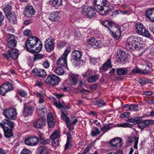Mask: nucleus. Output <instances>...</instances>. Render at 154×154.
<instances>
[{
	"label": "nucleus",
	"instance_id": "1",
	"mask_svg": "<svg viewBox=\"0 0 154 154\" xmlns=\"http://www.w3.org/2000/svg\"><path fill=\"white\" fill-rule=\"evenodd\" d=\"M107 2V0H94V8L91 7L87 8H84L82 13L85 17L89 18H92L95 16L96 11L102 15H106L109 10L107 9H105L103 6L106 5Z\"/></svg>",
	"mask_w": 154,
	"mask_h": 154
},
{
	"label": "nucleus",
	"instance_id": "2",
	"mask_svg": "<svg viewBox=\"0 0 154 154\" xmlns=\"http://www.w3.org/2000/svg\"><path fill=\"white\" fill-rule=\"evenodd\" d=\"M26 50L34 53L39 52L42 47V45L40 39L35 36L29 37L25 44Z\"/></svg>",
	"mask_w": 154,
	"mask_h": 154
},
{
	"label": "nucleus",
	"instance_id": "3",
	"mask_svg": "<svg viewBox=\"0 0 154 154\" xmlns=\"http://www.w3.org/2000/svg\"><path fill=\"white\" fill-rule=\"evenodd\" d=\"M143 41L141 38L137 36H131L127 39L126 48L128 49L133 50H138L142 48Z\"/></svg>",
	"mask_w": 154,
	"mask_h": 154
},
{
	"label": "nucleus",
	"instance_id": "4",
	"mask_svg": "<svg viewBox=\"0 0 154 154\" xmlns=\"http://www.w3.org/2000/svg\"><path fill=\"white\" fill-rule=\"evenodd\" d=\"M14 125L13 122L9 119H4L0 123V126L4 130L5 137L8 138L13 136L12 130Z\"/></svg>",
	"mask_w": 154,
	"mask_h": 154
},
{
	"label": "nucleus",
	"instance_id": "5",
	"mask_svg": "<svg viewBox=\"0 0 154 154\" xmlns=\"http://www.w3.org/2000/svg\"><path fill=\"white\" fill-rule=\"evenodd\" d=\"M60 82V78L54 74L48 75L45 81L46 84L51 86H54L58 85Z\"/></svg>",
	"mask_w": 154,
	"mask_h": 154
},
{
	"label": "nucleus",
	"instance_id": "6",
	"mask_svg": "<svg viewBox=\"0 0 154 154\" xmlns=\"http://www.w3.org/2000/svg\"><path fill=\"white\" fill-rule=\"evenodd\" d=\"M136 31L139 35L146 37L150 36L148 30L146 29L144 25L139 22L137 23L135 25Z\"/></svg>",
	"mask_w": 154,
	"mask_h": 154
},
{
	"label": "nucleus",
	"instance_id": "7",
	"mask_svg": "<svg viewBox=\"0 0 154 154\" xmlns=\"http://www.w3.org/2000/svg\"><path fill=\"white\" fill-rule=\"evenodd\" d=\"M19 51L16 48H10L7 51V54L4 53L3 55L4 58L8 59L9 57L13 60H16L18 58L19 56Z\"/></svg>",
	"mask_w": 154,
	"mask_h": 154
},
{
	"label": "nucleus",
	"instance_id": "8",
	"mask_svg": "<svg viewBox=\"0 0 154 154\" xmlns=\"http://www.w3.org/2000/svg\"><path fill=\"white\" fill-rule=\"evenodd\" d=\"M34 107L32 105V103H25L23 107V115L25 117H27L32 115Z\"/></svg>",
	"mask_w": 154,
	"mask_h": 154
},
{
	"label": "nucleus",
	"instance_id": "9",
	"mask_svg": "<svg viewBox=\"0 0 154 154\" xmlns=\"http://www.w3.org/2000/svg\"><path fill=\"white\" fill-rule=\"evenodd\" d=\"M3 114L5 116L8 118L7 119L10 120V119H14L17 115L16 109L13 108L6 109L4 110Z\"/></svg>",
	"mask_w": 154,
	"mask_h": 154
},
{
	"label": "nucleus",
	"instance_id": "10",
	"mask_svg": "<svg viewBox=\"0 0 154 154\" xmlns=\"http://www.w3.org/2000/svg\"><path fill=\"white\" fill-rule=\"evenodd\" d=\"M55 43L53 38L48 39L45 42V48L48 52H50L54 50Z\"/></svg>",
	"mask_w": 154,
	"mask_h": 154
},
{
	"label": "nucleus",
	"instance_id": "11",
	"mask_svg": "<svg viewBox=\"0 0 154 154\" xmlns=\"http://www.w3.org/2000/svg\"><path fill=\"white\" fill-rule=\"evenodd\" d=\"M87 43L94 48H99L102 46L101 41L100 40H97L94 37H91L87 41Z\"/></svg>",
	"mask_w": 154,
	"mask_h": 154
},
{
	"label": "nucleus",
	"instance_id": "12",
	"mask_svg": "<svg viewBox=\"0 0 154 154\" xmlns=\"http://www.w3.org/2000/svg\"><path fill=\"white\" fill-rule=\"evenodd\" d=\"M140 121H141L139 124H138L137 125L139 128L141 129L145 128L152 125L154 124V120H142V119H141Z\"/></svg>",
	"mask_w": 154,
	"mask_h": 154
},
{
	"label": "nucleus",
	"instance_id": "13",
	"mask_svg": "<svg viewBox=\"0 0 154 154\" xmlns=\"http://www.w3.org/2000/svg\"><path fill=\"white\" fill-rule=\"evenodd\" d=\"M39 141L38 138L36 137H30L25 139L26 144L30 146L36 145Z\"/></svg>",
	"mask_w": 154,
	"mask_h": 154
},
{
	"label": "nucleus",
	"instance_id": "14",
	"mask_svg": "<svg viewBox=\"0 0 154 154\" xmlns=\"http://www.w3.org/2000/svg\"><path fill=\"white\" fill-rule=\"evenodd\" d=\"M60 137V132L58 131H55L52 134L51 136V138L52 140V145H54V144L56 145H59Z\"/></svg>",
	"mask_w": 154,
	"mask_h": 154
},
{
	"label": "nucleus",
	"instance_id": "15",
	"mask_svg": "<svg viewBox=\"0 0 154 154\" xmlns=\"http://www.w3.org/2000/svg\"><path fill=\"white\" fill-rule=\"evenodd\" d=\"M122 140L121 138L116 137L110 141L109 143L111 146L119 148L122 145Z\"/></svg>",
	"mask_w": 154,
	"mask_h": 154
},
{
	"label": "nucleus",
	"instance_id": "16",
	"mask_svg": "<svg viewBox=\"0 0 154 154\" xmlns=\"http://www.w3.org/2000/svg\"><path fill=\"white\" fill-rule=\"evenodd\" d=\"M119 56L118 58L117 61L119 62L122 64H124L126 62L128 59V56L123 51V50H120L119 53Z\"/></svg>",
	"mask_w": 154,
	"mask_h": 154
},
{
	"label": "nucleus",
	"instance_id": "17",
	"mask_svg": "<svg viewBox=\"0 0 154 154\" xmlns=\"http://www.w3.org/2000/svg\"><path fill=\"white\" fill-rule=\"evenodd\" d=\"M35 12V11L32 6H27L25 9L24 14L25 16L30 17L34 14Z\"/></svg>",
	"mask_w": 154,
	"mask_h": 154
},
{
	"label": "nucleus",
	"instance_id": "18",
	"mask_svg": "<svg viewBox=\"0 0 154 154\" xmlns=\"http://www.w3.org/2000/svg\"><path fill=\"white\" fill-rule=\"evenodd\" d=\"M61 16V14L58 11H53L49 15V19L53 21H57L59 20Z\"/></svg>",
	"mask_w": 154,
	"mask_h": 154
},
{
	"label": "nucleus",
	"instance_id": "19",
	"mask_svg": "<svg viewBox=\"0 0 154 154\" xmlns=\"http://www.w3.org/2000/svg\"><path fill=\"white\" fill-rule=\"evenodd\" d=\"M45 118H41L35 121L33 123V125L37 129H41L45 125Z\"/></svg>",
	"mask_w": 154,
	"mask_h": 154
},
{
	"label": "nucleus",
	"instance_id": "20",
	"mask_svg": "<svg viewBox=\"0 0 154 154\" xmlns=\"http://www.w3.org/2000/svg\"><path fill=\"white\" fill-rule=\"evenodd\" d=\"M56 64L57 66L67 67V59L61 57L57 60Z\"/></svg>",
	"mask_w": 154,
	"mask_h": 154
},
{
	"label": "nucleus",
	"instance_id": "21",
	"mask_svg": "<svg viewBox=\"0 0 154 154\" xmlns=\"http://www.w3.org/2000/svg\"><path fill=\"white\" fill-rule=\"evenodd\" d=\"M82 52L80 51L75 50L72 54V59L78 62L80 60Z\"/></svg>",
	"mask_w": 154,
	"mask_h": 154
},
{
	"label": "nucleus",
	"instance_id": "22",
	"mask_svg": "<svg viewBox=\"0 0 154 154\" xmlns=\"http://www.w3.org/2000/svg\"><path fill=\"white\" fill-rule=\"evenodd\" d=\"M112 35L116 40L119 39L121 36V31L120 29H117L116 26H114L112 31Z\"/></svg>",
	"mask_w": 154,
	"mask_h": 154
},
{
	"label": "nucleus",
	"instance_id": "23",
	"mask_svg": "<svg viewBox=\"0 0 154 154\" xmlns=\"http://www.w3.org/2000/svg\"><path fill=\"white\" fill-rule=\"evenodd\" d=\"M145 15L146 17L152 22L154 21V8H150L145 12Z\"/></svg>",
	"mask_w": 154,
	"mask_h": 154
},
{
	"label": "nucleus",
	"instance_id": "24",
	"mask_svg": "<svg viewBox=\"0 0 154 154\" xmlns=\"http://www.w3.org/2000/svg\"><path fill=\"white\" fill-rule=\"evenodd\" d=\"M102 24L105 27L108 28L110 31H112L114 26H115L112 21L108 20H106L102 22Z\"/></svg>",
	"mask_w": 154,
	"mask_h": 154
},
{
	"label": "nucleus",
	"instance_id": "25",
	"mask_svg": "<svg viewBox=\"0 0 154 154\" xmlns=\"http://www.w3.org/2000/svg\"><path fill=\"white\" fill-rule=\"evenodd\" d=\"M139 137H137L135 136L130 137L128 138V143H130L134 141V147L135 149H137V144L138 142Z\"/></svg>",
	"mask_w": 154,
	"mask_h": 154
},
{
	"label": "nucleus",
	"instance_id": "26",
	"mask_svg": "<svg viewBox=\"0 0 154 154\" xmlns=\"http://www.w3.org/2000/svg\"><path fill=\"white\" fill-rule=\"evenodd\" d=\"M128 70L127 68H120L116 69V73L118 75H127Z\"/></svg>",
	"mask_w": 154,
	"mask_h": 154
},
{
	"label": "nucleus",
	"instance_id": "27",
	"mask_svg": "<svg viewBox=\"0 0 154 154\" xmlns=\"http://www.w3.org/2000/svg\"><path fill=\"white\" fill-rule=\"evenodd\" d=\"M39 109H37V112L39 116L41 118H44V116L45 115L46 112V109L45 106L42 105V107L41 105L39 106Z\"/></svg>",
	"mask_w": 154,
	"mask_h": 154
},
{
	"label": "nucleus",
	"instance_id": "28",
	"mask_svg": "<svg viewBox=\"0 0 154 154\" xmlns=\"http://www.w3.org/2000/svg\"><path fill=\"white\" fill-rule=\"evenodd\" d=\"M9 21L12 24L15 23L17 22V17L15 14L14 13H11L7 16Z\"/></svg>",
	"mask_w": 154,
	"mask_h": 154
},
{
	"label": "nucleus",
	"instance_id": "29",
	"mask_svg": "<svg viewBox=\"0 0 154 154\" xmlns=\"http://www.w3.org/2000/svg\"><path fill=\"white\" fill-rule=\"evenodd\" d=\"M12 8L11 6L8 5H5L3 8V10L6 17L12 13Z\"/></svg>",
	"mask_w": 154,
	"mask_h": 154
},
{
	"label": "nucleus",
	"instance_id": "30",
	"mask_svg": "<svg viewBox=\"0 0 154 154\" xmlns=\"http://www.w3.org/2000/svg\"><path fill=\"white\" fill-rule=\"evenodd\" d=\"M36 75L39 77L43 78L46 76L47 73L45 70L43 69H38L35 72Z\"/></svg>",
	"mask_w": 154,
	"mask_h": 154
},
{
	"label": "nucleus",
	"instance_id": "31",
	"mask_svg": "<svg viewBox=\"0 0 154 154\" xmlns=\"http://www.w3.org/2000/svg\"><path fill=\"white\" fill-rule=\"evenodd\" d=\"M6 37L7 38V42L17 41L14 35L10 33H7Z\"/></svg>",
	"mask_w": 154,
	"mask_h": 154
},
{
	"label": "nucleus",
	"instance_id": "32",
	"mask_svg": "<svg viewBox=\"0 0 154 154\" xmlns=\"http://www.w3.org/2000/svg\"><path fill=\"white\" fill-rule=\"evenodd\" d=\"M112 65L111 60L109 59L102 66V69L103 70H106L109 68H111Z\"/></svg>",
	"mask_w": 154,
	"mask_h": 154
},
{
	"label": "nucleus",
	"instance_id": "33",
	"mask_svg": "<svg viewBox=\"0 0 154 154\" xmlns=\"http://www.w3.org/2000/svg\"><path fill=\"white\" fill-rule=\"evenodd\" d=\"M98 79V76L97 75H91L88 78L87 81L89 83H92L96 82Z\"/></svg>",
	"mask_w": 154,
	"mask_h": 154
},
{
	"label": "nucleus",
	"instance_id": "34",
	"mask_svg": "<svg viewBox=\"0 0 154 154\" xmlns=\"http://www.w3.org/2000/svg\"><path fill=\"white\" fill-rule=\"evenodd\" d=\"M50 3L55 7L62 5L63 2L62 0H50Z\"/></svg>",
	"mask_w": 154,
	"mask_h": 154
},
{
	"label": "nucleus",
	"instance_id": "35",
	"mask_svg": "<svg viewBox=\"0 0 154 154\" xmlns=\"http://www.w3.org/2000/svg\"><path fill=\"white\" fill-rule=\"evenodd\" d=\"M64 68V67H63L57 66L55 70L56 73L59 75H63L65 72Z\"/></svg>",
	"mask_w": 154,
	"mask_h": 154
},
{
	"label": "nucleus",
	"instance_id": "36",
	"mask_svg": "<svg viewBox=\"0 0 154 154\" xmlns=\"http://www.w3.org/2000/svg\"><path fill=\"white\" fill-rule=\"evenodd\" d=\"M37 154H48L47 149L44 146H40L39 149V152Z\"/></svg>",
	"mask_w": 154,
	"mask_h": 154
},
{
	"label": "nucleus",
	"instance_id": "37",
	"mask_svg": "<svg viewBox=\"0 0 154 154\" xmlns=\"http://www.w3.org/2000/svg\"><path fill=\"white\" fill-rule=\"evenodd\" d=\"M3 85L8 92L12 91L13 90L12 85L9 82L5 83Z\"/></svg>",
	"mask_w": 154,
	"mask_h": 154
},
{
	"label": "nucleus",
	"instance_id": "38",
	"mask_svg": "<svg viewBox=\"0 0 154 154\" xmlns=\"http://www.w3.org/2000/svg\"><path fill=\"white\" fill-rule=\"evenodd\" d=\"M93 75V72L92 70H88L87 72L82 74L83 77L85 79H87L88 78Z\"/></svg>",
	"mask_w": 154,
	"mask_h": 154
},
{
	"label": "nucleus",
	"instance_id": "39",
	"mask_svg": "<svg viewBox=\"0 0 154 154\" xmlns=\"http://www.w3.org/2000/svg\"><path fill=\"white\" fill-rule=\"evenodd\" d=\"M96 104L100 107L105 106L106 103L103 100H97L96 102Z\"/></svg>",
	"mask_w": 154,
	"mask_h": 154
},
{
	"label": "nucleus",
	"instance_id": "40",
	"mask_svg": "<svg viewBox=\"0 0 154 154\" xmlns=\"http://www.w3.org/2000/svg\"><path fill=\"white\" fill-rule=\"evenodd\" d=\"M8 91L2 85L0 87V94L2 96H5L6 93L8 92Z\"/></svg>",
	"mask_w": 154,
	"mask_h": 154
},
{
	"label": "nucleus",
	"instance_id": "41",
	"mask_svg": "<svg viewBox=\"0 0 154 154\" xmlns=\"http://www.w3.org/2000/svg\"><path fill=\"white\" fill-rule=\"evenodd\" d=\"M100 133V131H99L97 128L95 127L94 131H92L91 132V135L93 137L97 136Z\"/></svg>",
	"mask_w": 154,
	"mask_h": 154
},
{
	"label": "nucleus",
	"instance_id": "42",
	"mask_svg": "<svg viewBox=\"0 0 154 154\" xmlns=\"http://www.w3.org/2000/svg\"><path fill=\"white\" fill-rule=\"evenodd\" d=\"M138 110V106L137 105L132 104L129 106L128 110L133 111H137Z\"/></svg>",
	"mask_w": 154,
	"mask_h": 154
},
{
	"label": "nucleus",
	"instance_id": "43",
	"mask_svg": "<svg viewBox=\"0 0 154 154\" xmlns=\"http://www.w3.org/2000/svg\"><path fill=\"white\" fill-rule=\"evenodd\" d=\"M70 80L71 82L73 85H76L78 83V80L76 78L73 76H71L70 78Z\"/></svg>",
	"mask_w": 154,
	"mask_h": 154
},
{
	"label": "nucleus",
	"instance_id": "44",
	"mask_svg": "<svg viewBox=\"0 0 154 154\" xmlns=\"http://www.w3.org/2000/svg\"><path fill=\"white\" fill-rule=\"evenodd\" d=\"M109 125H104L101 128V130L103 131V133H106L107 131L111 129Z\"/></svg>",
	"mask_w": 154,
	"mask_h": 154
},
{
	"label": "nucleus",
	"instance_id": "45",
	"mask_svg": "<svg viewBox=\"0 0 154 154\" xmlns=\"http://www.w3.org/2000/svg\"><path fill=\"white\" fill-rule=\"evenodd\" d=\"M8 45L10 48H14L17 45V41L8 42Z\"/></svg>",
	"mask_w": 154,
	"mask_h": 154
},
{
	"label": "nucleus",
	"instance_id": "46",
	"mask_svg": "<svg viewBox=\"0 0 154 154\" xmlns=\"http://www.w3.org/2000/svg\"><path fill=\"white\" fill-rule=\"evenodd\" d=\"M43 55L41 54H34L33 61H35L37 60H38L42 58Z\"/></svg>",
	"mask_w": 154,
	"mask_h": 154
},
{
	"label": "nucleus",
	"instance_id": "47",
	"mask_svg": "<svg viewBox=\"0 0 154 154\" xmlns=\"http://www.w3.org/2000/svg\"><path fill=\"white\" fill-rule=\"evenodd\" d=\"M43 66L45 68H48L50 66V63L48 60L44 61L42 63Z\"/></svg>",
	"mask_w": 154,
	"mask_h": 154
},
{
	"label": "nucleus",
	"instance_id": "48",
	"mask_svg": "<svg viewBox=\"0 0 154 154\" xmlns=\"http://www.w3.org/2000/svg\"><path fill=\"white\" fill-rule=\"evenodd\" d=\"M20 154H32V153L29 149L24 148L21 152Z\"/></svg>",
	"mask_w": 154,
	"mask_h": 154
},
{
	"label": "nucleus",
	"instance_id": "49",
	"mask_svg": "<svg viewBox=\"0 0 154 154\" xmlns=\"http://www.w3.org/2000/svg\"><path fill=\"white\" fill-rule=\"evenodd\" d=\"M140 69L137 67L136 66L132 70V73L133 74H136L137 73H140Z\"/></svg>",
	"mask_w": 154,
	"mask_h": 154
},
{
	"label": "nucleus",
	"instance_id": "50",
	"mask_svg": "<svg viewBox=\"0 0 154 154\" xmlns=\"http://www.w3.org/2000/svg\"><path fill=\"white\" fill-rule=\"evenodd\" d=\"M18 93L21 96L23 97H25L27 95V93L23 90H20L18 91Z\"/></svg>",
	"mask_w": 154,
	"mask_h": 154
},
{
	"label": "nucleus",
	"instance_id": "51",
	"mask_svg": "<svg viewBox=\"0 0 154 154\" xmlns=\"http://www.w3.org/2000/svg\"><path fill=\"white\" fill-rule=\"evenodd\" d=\"M70 51V48H68L67 49H66L65 51V52L63 55V56H62L63 57L66 59H67V55L69 53Z\"/></svg>",
	"mask_w": 154,
	"mask_h": 154
},
{
	"label": "nucleus",
	"instance_id": "52",
	"mask_svg": "<svg viewBox=\"0 0 154 154\" xmlns=\"http://www.w3.org/2000/svg\"><path fill=\"white\" fill-rule=\"evenodd\" d=\"M54 119L52 114H49L47 117V122H50L51 121H54Z\"/></svg>",
	"mask_w": 154,
	"mask_h": 154
},
{
	"label": "nucleus",
	"instance_id": "53",
	"mask_svg": "<svg viewBox=\"0 0 154 154\" xmlns=\"http://www.w3.org/2000/svg\"><path fill=\"white\" fill-rule=\"evenodd\" d=\"M130 117V114L128 112H124L120 116V117L121 118H123L124 117L128 118Z\"/></svg>",
	"mask_w": 154,
	"mask_h": 154
},
{
	"label": "nucleus",
	"instance_id": "54",
	"mask_svg": "<svg viewBox=\"0 0 154 154\" xmlns=\"http://www.w3.org/2000/svg\"><path fill=\"white\" fill-rule=\"evenodd\" d=\"M23 34L25 36H30L32 35V32L29 29H26L24 31Z\"/></svg>",
	"mask_w": 154,
	"mask_h": 154
},
{
	"label": "nucleus",
	"instance_id": "55",
	"mask_svg": "<svg viewBox=\"0 0 154 154\" xmlns=\"http://www.w3.org/2000/svg\"><path fill=\"white\" fill-rule=\"evenodd\" d=\"M89 60L91 63L93 64H95L97 61V58H94L90 57Z\"/></svg>",
	"mask_w": 154,
	"mask_h": 154
},
{
	"label": "nucleus",
	"instance_id": "56",
	"mask_svg": "<svg viewBox=\"0 0 154 154\" xmlns=\"http://www.w3.org/2000/svg\"><path fill=\"white\" fill-rule=\"evenodd\" d=\"M4 16L2 12H0V27L2 25V23L4 19Z\"/></svg>",
	"mask_w": 154,
	"mask_h": 154
},
{
	"label": "nucleus",
	"instance_id": "57",
	"mask_svg": "<svg viewBox=\"0 0 154 154\" xmlns=\"http://www.w3.org/2000/svg\"><path fill=\"white\" fill-rule=\"evenodd\" d=\"M65 121L66 122L67 126H70L71 125V122L69 118L68 117H66L65 118Z\"/></svg>",
	"mask_w": 154,
	"mask_h": 154
},
{
	"label": "nucleus",
	"instance_id": "58",
	"mask_svg": "<svg viewBox=\"0 0 154 154\" xmlns=\"http://www.w3.org/2000/svg\"><path fill=\"white\" fill-rule=\"evenodd\" d=\"M71 146V142H69V141H67L65 145L64 149L67 150L68 149L69 147Z\"/></svg>",
	"mask_w": 154,
	"mask_h": 154
},
{
	"label": "nucleus",
	"instance_id": "59",
	"mask_svg": "<svg viewBox=\"0 0 154 154\" xmlns=\"http://www.w3.org/2000/svg\"><path fill=\"white\" fill-rule=\"evenodd\" d=\"M138 81L143 86L146 84V79H139Z\"/></svg>",
	"mask_w": 154,
	"mask_h": 154
},
{
	"label": "nucleus",
	"instance_id": "60",
	"mask_svg": "<svg viewBox=\"0 0 154 154\" xmlns=\"http://www.w3.org/2000/svg\"><path fill=\"white\" fill-rule=\"evenodd\" d=\"M50 140L48 139L45 140L44 139L41 142V143L42 144L45 145L47 144H48L50 143Z\"/></svg>",
	"mask_w": 154,
	"mask_h": 154
},
{
	"label": "nucleus",
	"instance_id": "61",
	"mask_svg": "<svg viewBox=\"0 0 154 154\" xmlns=\"http://www.w3.org/2000/svg\"><path fill=\"white\" fill-rule=\"evenodd\" d=\"M48 124L49 127L50 128H52L54 127L55 125V123L54 121L48 122Z\"/></svg>",
	"mask_w": 154,
	"mask_h": 154
},
{
	"label": "nucleus",
	"instance_id": "62",
	"mask_svg": "<svg viewBox=\"0 0 154 154\" xmlns=\"http://www.w3.org/2000/svg\"><path fill=\"white\" fill-rule=\"evenodd\" d=\"M149 29L150 30L154 33V24H150L149 25Z\"/></svg>",
	"mask_w": 154,
	"mask_h": 154
},
{
	"label": "nucleus",
	"instance_id": "63",
	"mask_svg": "<svg viewBox=\"0 0 154 154\" xmlns=\"http://www.w3.org/2000/svg\"><path fill=\"white\" fill-rule=\"evenodd\" d=\"M90 148V147L88 146L87 147L84 151L81 154L80 153H78V154H86L88 152Z\"/></svg>",
	"mask_w": 154,
	"mask_h": 154
},
{
	"label": "nucleus",
	"instance_id": "64",
	"mask_svg": "<svg viewBox=\"0 0 154 154\" xmlns=\"http://www.w3.org/2000/svg\"><path fill=\"white\" fill-rule=\"evenodd\" d=\"M54 104L58 108H61L63 107L62 105L60 102H54Z\"/></svg>",
	"mask_w": 154,
	"mask_h": 154
}]
</instances>
